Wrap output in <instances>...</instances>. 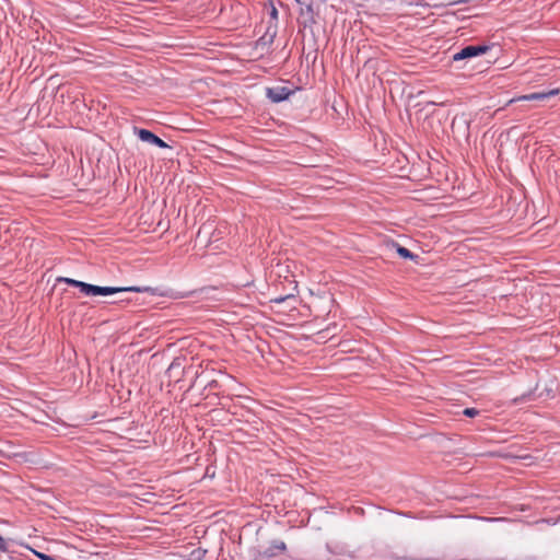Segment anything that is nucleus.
<instances>
[{
    "label": "nucleus",
    "instance_id": "obj_8",
    "mask_svg": "<svg viewBox=\"0 0 560 560\" xmlns=\"http://www.w3.org/2000/svg\"><path fill=\"white\" fill-rule=\"evenodd\" d=\"M463 413L467 417H476L479 415V410L475 409V408H466Z\"/></svg>",
    "mask_w": 560,
    "mask_h": 560
},
{
    "label": "nucleus",
    "instance_id": "obj_3",
    "mask_svg": "<svg viewBox=\"0 0 560 560\" xmlns=\"http://www.w3.org/2000/svg\"><path fill=\"white\" fill-rule=\"evenodd\" d=\"M488 50H489V46H486V45L466 46L453 56V60L457 61V60L476 57V56L487 52Z\"/></svg>",
    "mask_w": 560,
    "mask_h": 560
},
{
    "label": "nucleus",
    "instance_id": "obj_2",
    "mask_svg": "<svg viewBox=\"0 0 560 560\" xmlns=\"http://www.w3.org/2000/svg\"><path fill=\"white\" fill-rule=\"evenodd\" d=\"M557 95H560V88H556L549 91H542V92H535L530 94L520 95L516 97L511 98L506 105L516 103V102H523V101H547L551 97H555Z\"/></svg>",
    "mask_w": 560,
    "mask_h": 560
},
{
    "label": "nucleus",
    "instance_id": "obj_7",
    "mask_svg": "<svg viewBox=\"0 0 560 560\" xmlns=\"http://www.w3.org/2000/svg\"><path fill=\"white\" fill-rule=\"evenodd\" d=\"M59 281H63L67 284L75 287V288H78L79 284H80L79 280H74V279H71V278H60Z\"/></svg>",
    "mask_w": 560,
    "mask_h": 560
},
{
    "label": "nucleus",
    "instance_id": "obj_9",
    "mask_svg": "<svg viewBox=\"0 0 560 560\" xmlns=\"http://www.w3.org/2000/svg\"><path fill=\"white\" fill-rule=\"evenodd\" d=\"M0 551L7 552L8 551V544L7 540L0 535Z\"/></svg>",
    "mask_w": 560,
    "mask_h": 560
},
{
    "label": "nucleus",
    "instance_id": "obj_6",
    "mask_svg": "<svg viewBox=\"0 0 560 560\" xmlns=\"http://www.w3.org/2000/svg\"><path fill=\"white\" fill-rule=\"evenodd\" d=\"M397 253L402 258H410V259L413 258V255L411 254V252L408 248H406V247L398 246L397 247Z\"/></svg>",
    "mask_w": 560,
    "mask_h": 560
},
{
    "label": "nucleus",
    "instance_id": "obj_1",
    "mask_svg": "<svg viewBox=\"0 0 560 560\" xmlns=\"http://www.w3.org/2000/svg\"><path fill=\"white\" fill-rule=\"evenodd\" d=\"M80 291L89 296H95V295H109L118 292H144L148 291L149 288H139V287H98L90 283H85L83 281H80V284L78 287Z\"/></svg>",
    "mask_w": 560,
    "mask_h": 560
},
{
    "label": "nucleus",
    "instance_id": "obj_5",
    "mask_svg": "<svg viewBox=\"0 0 560 560\" xmlns=\"http://www.w3.org/2000/svg\"><path fill=\"white\" fill-rule=\"evenodd\" d=\"M291 93L292 91L285 86L269 88L267 90V96L276 103L287 100Z\"/></svg>",
    "mask_w": 560,
    "mask_h": 560
},
{
    "label": "nucleus",
    "instance_id": "obj_10",
    "mask_svg": "<svg viewBox=\"0 0 560 560\" xmlns=\"http://www.w3.org/2000/svg\"><path fill=\"white\" fill-rule=\"evenodd\" d=\"M287 298H277L275 300H272L273 302L276 303H282Z\"/></svg>",
    "mask_w": 560,
    "mask_h": 560
},
{
    "label": "nucleus",
    "instance_id": "obj_4",
    "mask_svg": "<svg viewBox=\"0 0 560 560\" xmlns=\"http://www.w3.org/2000/svg\"><path fill=\"white\" fill-rule=\"evenodd\" d=\"M135 131L138 135V137L142 141H144V142H149V143L154 144V145H156L159 148H168L166 142H164L161 138L155 136L150 130L136 128Z\"/></svg>",
    "mask_w": 560,
    "mask_h": 560
}]
</instances>
